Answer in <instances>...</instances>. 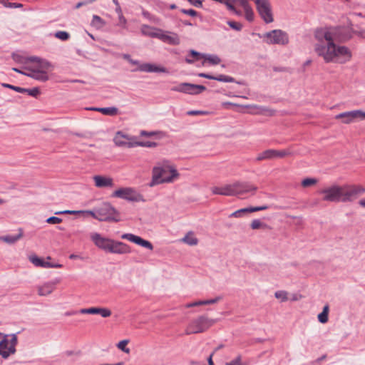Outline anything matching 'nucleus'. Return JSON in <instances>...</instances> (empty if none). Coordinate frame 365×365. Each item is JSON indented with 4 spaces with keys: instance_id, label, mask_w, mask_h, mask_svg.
Wrapping results in <instances>:
<instances>
[{
    "instance_id": "6e6d98bb",
    "label": "nucleus",
    "mask_w": 365,
    "mask_h": 365,
    "mask_svg": "<svg viewBox=\"0 0 365 365\" xmlns=\"http://www.w3.org/2000/svg\"><path fill=\"white\" fill-rule=\"evenodd\" d=\"M221 299H222V297L219 296V297H215L214 299H212L202 300L203 301V305L215 304V303H217L218 302H220Z\"/></svg>"
},
{
    "instance_id": "58836bf2",
    "label": "nucleus",
    "mask_w": 365,
    "mask_h": 365,
    "mask_svg": "<svg viewBox=\"0 0 365 365\" xmlns=\"http://www.w3.org/2000/svg\"><path fill=\"white\" fill-rule=\"evenodd\" d=\"M250 227L252 230H264L267 229L268 226L259 220H254L252 221Z\"/></svg>"
},
{
    "instance_id": "393cba45",
    "label": "nucleus",
    "mask_w": 365,
    "mask_h": 365,
    "mask_svg": "<svg viewBox=\"0 0 365 365\" xmlns=\"http://www.w3.org/2000/svg\"><path fill=\"white\" fill-rule=\"evenodd\" d=\"M23 237V230L22 229H19V233L16 235H4L0 236V240L9 244L14 245Z\"/></svg>"
},
{
    "instance_id": "473e14b6",
    "label": "nucleus",
    "mask_w": 365,
    "mask_h": 365,
    "mask_svg": "<svg viewBox=\"0 0 365 365\" xmlns=\"http://www.w3.org/2000/svg\"><path fill=\"white\" fill-rule=\"evenodd\" d=\"M227 8L237 16H242V11L240 9H236L235 0H224L222 3Z\"/></svg>"
},
{
    "instance_id": "13d9d810",
    "label": "nucleus",
    "mask_w": 365,
    "mask_h": 365,
    "mask_svg": "<svg viewBox=\"0 0 365 365\" xmlns=\"http://www.w3.org/2000/svg\"><path fill=\"white\" fill-rule=\"evenodd\" d=\"M83 214L89 215L92 216L93 218L98 220V207L96 208L94 210H84Z\"/></svg>"
},
{
    "instance_id": "c03bdc74",
    "label": "nucleus",
    "mask_w": 365,
    "mask_h": 365,
    "mask_svg": "<svg viewBox=\"0 0 365 365\" xmlns=\"http://www.w3.org/2000/svg\"><path fill=\"white\" fill-rule=\"evenodd\" d=\"M137 146L147 147V148H155L157 146V143L155 142H151V141H138L137 140L136 147Z\"/></svg>"
},
{
    "instance_id": "680f3d73",
    "label": "nucleus",
    "mask_w": 365,
    "mask_h": 365,
    "mask_svg": "<svg viewBox=\"0 0 365 365\" xmlns=\"http://www.w3.org/2000/svg\"><path fill=\"white\" fill-rule=\"evenodd\" d=\"M187 1L195 7H201L202 6V0H187Z\"/></svg>"
},
{
    "instance_id": "20e7f679",
    "label": "nucleus",
    "mask_w": 365,
    "mask_h": 365,
    "mask_svg": "<svg viewBox=\"0 0 365 365\" xmlns=\"http://www.w3.org/2000/svg\"><path fill=\"white\" fill-rule=\"evenodd\" d=\"M91 239L97 247L105 252L118 255L130 252L129 246L125 243L104 237L98 233H92Z\"/></svg>"
},
{
    "instance_id": "c85d7f7f",
    "label": "nucleus",
    "mask_w": 365,
    "mask_h": 365,
    "mask_svg": "<svg viewBox=\"0 0 365 365\" xmlns=\"http://www.w3.org/2000/svg\"><path fill=\"white\" fill-rule=\"evenodd\" d=\"M276 150L268 149L259 153L256 158L257 161L276 158Z\"/></svg>"
},
{
    "instance_id": "864d4df0",
    "label": "nucleus",
    "mask_w": 365,
    "mask_h": 365,
    "mask_svg": "<svg viewBox=\"0 0 365 365\" xmlns=\"http://www.w3.org/2000/svg\"><path fill=\"white\" fill-rule=\"evenodd\" d=\"M276 158H284L285 156L289 155L291 153L289 151L283 150H276Z\"/></svg>"
},
{
    "instance_id": "f257e3e1",
    "label": "nucleus",
    "mask_w": 365,
    "mask_h": 365,
    "mask_svg": "<svg viewBox=\"0 0 365 365\" xmlns=\"http://www.w3.org/2000/svg\"><path fill=\"white\" fill-rule=\"evenodd\" d=\"M315 37L317 42L314 45V51L325 63L345 64L351 60V49L338 43L342 40L336 29L317 32Z\"/></svg>"
},
{
    "instance_id": "72a5a7b5",
    "label": "nucleus",
    "mask_w": 365,
    "mask_h": 365,
    "mask_svg": "<svg viewBox=\"0 0 365 365\" xmlns=\"http://www.w3.org/2000/svg\"><path fill=\"white\" fill-rule=\"evenodd\" d=\"M227 8L237 16H242V11L240 9H236L235 0H224L222 3Z\"/></svg>"
},
{
    "instance_id": "ea45409f",
    "label": "nucleus",
    "mask_w": 365,
    "mask_h": 365,
    "mask_svg": "<svg viewBox=\"0 0 365 365\" xmlns=\"http://www.w3.org/2000/svg\"><path fill=\"white\" fill-rule=\"evenodd\" d=\"M351 113L353 121L356 120H364L365 119V111L361 110H354L350 111Z\"/></svg>"
},
{
    "instance_id": "052dcab7",
    "label": "nucleus",
    "mask_w": 365,
    "mask_h": 365,
    "mask_svg": "<svg viewBox=\"0 0 365 365\" xmlns=\"http://www.w3.org/2000/svg\"><path fill=\"white\" fill-rule=\"evenodd\" d=\"M23 5L21 4L18 3H9L8 1L6 4H5V7L8 8H21Z\"/></svg>"
},
{
    "instance_id": "a878e982",
    "label": "nucleus",
    "mask_w": 365,
    "mask_h": 365,
    "mask_svg": "<svg viewBox=\"0 0 365 365\" xmlns=\"http://www.w3.org/2000/svg\"><path fill=\"white\" fill-rule=\"evenodd\" d=\"M180 242L190 245L195 246L198 244V239L195 236V234L192 231L187 232L185 236L180 240Z\"/></svg>"
},
{
    "instance_id": "5701e85b",
    "label": "nucleus",
    "mask_w": 365,
    "mask_h": 365,
    "mask_svg": "<svg viewBox=\"0 0 365 365\" xmlns=\"http://www.w3.org/2000/svg\"><path fill=\"white\" fill-rule=\"evenodd\" d=\"M211 191L214 195H220L225 196H233L231 184H225L221 186H215L211 187Z\"/></svg>"
},
{
    "instance_id": "423d86ee",
    "label": "nucleus",
    "mask_w": 365,
    "mask_h": 365,
    "mask_svg": "<svg viewBox=\"0 0 365 365\" xmlns=\"http://www.w3.org/2000/svg\"><path fill=\"white\" fill-rule=\"evenodd\" d=\"M215 323V320L206 316H200L192 321L187 326L185 332L187 334L203 332Z\"/></svg>"
},
{
    "instance_id": "0eeeda50",
    "label": "nucleus",
    "mask_w": 365,
    "mask_h": 365,
    "mask_svg": "<svg viewBox=\"0 0 365 365\" xmlns=\"http://www.w3.org/2000/svg\"><path fill=\"white\" fill-rule=\"evenodd\" d=\"M3 339L0 341V356L4 359L9 358L16 353L17 336L15 334L8 335L1 333Z\"/></svg>"
},
{
    "instance_id": "f704fd0d",
    "label": "nucleus",
    "mask_w": 365,
    "mask_h": 365,
    "mask_svg": "<svg viewBox=\"0 0 365 365\" xmlns=\"http://www.w3.org/2000/svg\"><path fill=\"white\" fill-rule=\"evenodd\" d=\"M91 25L96 29H101L106 25V21L98 15H93Z\"/></svg>"
},
{
    "instance_id": "39448f33",
    "label": "nucleus",
    "mask_w": 365,
    "mask_h": 365,
    "mask_svg": "<svg viewBox=\"0 0 365 365\" xmlns=\"http://www.w3.org/2000/svg\"><path fill=\"white\" fill-rule=\"evenodd\" d=\"M30 60L33 64L26 67L29 72L24 75L43 82L48 81V71L51 68V63L37 57H31Z\"/></svg>"
},
{
    "instance_id": "bb28decb",
    "label": "nucleus",
    "mask_w": 365,
    "mask_h": 365,
    "mask_svg": "<svg viewBox=\"0 0 365 365\" xmlns=\"http://www.w3.org/2000/svg\"><path fill=\"white\" fill-rule=\"evenodd\" d=\"M160 29L152 27L148 25H142L140 28L141 33L152 38H157Z\"/></svg>"
},
{
    "instance_id": "e2e57ef3",
    "label": "nucleus",
    "mask_w": 365,
    "mask_h": 365,
    "mask_svg": "<svg viewBox=\"0 0 365 365\" xmlns=\"http://www.w3.org/2000/svg\"><path fill=\"white\" fill-rule=\"evenodd\" d=\"M302 295L298 294H292L290 297H289V300L291 301H298L302 299Z\"/></svg>"
},
{
    "instance_id": "ddd939ff",
    "label": "nucleus",
    "mask_w": 365,
    "mask_h": 365,
    "mask_svg": "<svg viewBox=\"0 0 365 365\" xmlns=\"http://www.w3.org/2000/svg\"><path fill=\"white\" fill-rule=\"evenodd\" d=\"M204 86L195 85L188 83H182L172 88L174 91L182 92L191 95H196L205 91Z\"/></svg>"
},
{
    "instance_id": "0e129e2a",
    "label": "nucleus",
    "mask_w": 365,
    "mask_h": 365,
    "mask_svg": "<svg viewBox=\"0 0 365 365\" xmlns=\"http://www.w3.org/2000/svg\"><path fill=\"white\" fill-rule=\"evenodd\" d=\"M184 14H186L189 16H195L197 15V11H195V10L193 9H183L182 11Z\"/></svg>"
},
{
    "instance_id": "774afa93",
    "label": "nucleus",
    "mask_w": 365,
    "mask_h": 365,
    "mask_svg": "<svg viewBox=\"0 0 365 365\" xmlns=\"http://www.w3.org/2000/svg\"><path fill=\"white\" fill-rule=\"evenodd\" d=\"M118 19H119L120 24L125 26L126 24V19L124 18L123 15L122 14V15L119 16Z\"/></svg>"
},
{
    "instance_id": "6ab92c4d",
    "label": "nucleus",
    "mask_w": 365,
    "mask_h": 365,
    "mask_svg": "<svg viewBox=\"0 0 365 365\" xmlns=\"http://www.w3.org/2000/svg\"><path fill=\"white\" fill-rule=\"evenodd\" d=\"M59 280L46 282L37 287V292L39 296L45 297L53 293L56 289Z\"/></svg>"
},
{
    "instance_id": "b1692460",
    "label": "nucleus",
    "mask_w": 365,
    "mask_h": 365,
    "mask_svg": "<svg viewBox=\"0 0 365 365\" xmlns=\"http://www.w3.org/2000/svg\"><path fill=\"white\" fill-rule=\"evenodd\" d=\"M267 206H260V207H245L240 210H238L230 215V217H241L242 215L253 212H257L260 210H264L267 209Z\"/></svg>"
},
{
    "instance_id": "09e8293b",
    "label": "nucleus",
    "mask_w": 365,
    "mask_h": 365,
    "mask_svg": "<svg viewBox=\"0 0 365 365\" xmlns=\"http://www.w3.org/2000/svg\"><path fill=\"white\" fill-rule=\"evenodd\" d=\"M225 365H245L242 363V359L240 356H237L235 359L233 360L227 362Z\"/></svg>"
},
{
    "instance_id": "9b49d317",
    "label": "nucleus",
    "mask_w": 365,
    "mask_h": 365,
    "mask_svg": "<svg viewBox=\"0 0 365 365\" xmlns=\"http://www.w3.org/2000/svg\"><path fill=\"white\" fill-rule=\"evenodd\" d=\"M257 11L266 24L274 21L272 4L269 0H255Z\"/></svg>"
},
{
    "instance_id": "4c0bfd02",
    "label": "nucleus",
    "mask_w": 365,
    "mask_h": 365,
    "mask_svg": "<svg viewBox=\"0 0 365 365\" xmlns=\"http://www.w3.org/2000/svg\"><path fill=\"white\" fill-rule=\"evenodd\" d=\"M274 297L281 302H284L289 300V293L284 290H279L274 293Z\"/></svg>"
},
{
    "instance_id": "7ed1b4c3",
    "label": "nucleus",
    "mask_w": 365,
    "mask_h": 365,
    "mask_svg": "<svg viewBox=\"0 0 365 365\" xmlns=\"http://www.w3.org/2000/svg\"><path fill=\"white\" fill-rule=\"evenodd\" d=\"M180 178L176 165L170 160L163 159L158 161L152 168L150 186L160 184L173 183Z\"/></svg>"
},
{
    "instance_id": "dca6fc26",
    "label": "nucleus",
    "mask_w": 365,
    "mask_h": 365,
    "mask_svg": "<svg viewBox=\"0 0 365 365\" xmlns=\"http://www.w3.org/2000/svg\"><path fill=\"white\" fill-rule=\"evenodd\" d=\"M230 184L233 192V196L242 195L250 191H255L257 190V187L245 182L236 181Z\"/></svg>"
},
{
    "instance_id": "f8f14e48",
    "label": "nucleus",
    "mask_w": 365,
    "mask_h": 365,
    "mask_svg": "<svg viewBox=\"0 0 365 365\" xmlns=\"http://www.w3.org/2000/svg\"><path fill=\"white\" fill-rule=\"evenodd\" d=\"M113 142L118 147L128 148L136 147L137 144L135 137L127 135L122 131H118L115 134Z\"/></svg>"
},
{
    "instance_id": "a211bd4d",
    "label": "nucleus",
    "mask_w": 365,
    "mask_h": 365,
    "mask_svg": "<svg viewBox=\"0 0 365 365\" xmlns=\"http://www.w3.org/2000/svg\"><path fill=\"white\" fill-rule=\"evenodd\" d=\"M94 185L98 188H111L114 187V180L111 177L106 175H94Z\"/></svg>"
},
{
    "instance_id": "37998d69",
    "label": "nucleus",
    "mask_w": 365,
    "mask_h": 365,
    "mask_svg": "<svg viewBox=\"0 0 365 365\" xmlns=\"http://www.w3.org/2000/svg\"><path fill=\"white\" fill-rule=\"evenodd\" d=\"M23 93H26L33 97H37L40 94V91L38 88H33L31 89L24 88Z\"/></svg>"
},
{
    "instance_id": "5fc2aeb1",
    "label": "nucleus",
    "mask_w": 365,
    "mask_h": 365,
    "mask_svg": "<svg viewBox=\"0 0 365 365\" xmlns=\"http://www.w3.org/2000/svg\"><path fill=\"white\" fill-rule=\"evenodd\" d=\"M123 57L124 59L127 60L130 64L138 66V68L139 67V62L136 60H133L130 58V56L128 54H123Z\"/></svg>"
},
{
    "instance_id": "2eb2a0df",
    "label": "nucleus",
    "mask_w": 365,
    "mask_h": 365,
    "mask_svg": "<svg viewBox=\"0 0 365 365\" xmlns=\"http://www.w3.org/2000/svg\"><path fill=\"white\" fill-rule=\"evenodd\" d=\"M157 38L172 46H177L180 43V38L177 34L168 31H163L162 29L160 30Z\"/></svg>"
},
{
    "instance_id": "2f4dec72",
    "label": "nucleus",
    "mask_w": 365,
    "mask_h": 365,
    "mask_svg": "<svg viewBox=\"0 0 365 365\" xmlns=\"http://www.w3.org/2000/svg\"><path fill=\"white\" fill-rule=\"evenodd\" d=\"M335 119L341 120L342 123L350 124L353 123L351 113L350 111L341 113L335 116Z\"/></svg>"
},
{
    "instance_id": "e433bc0d",
    "label": "nucleus",
    "mask_w": 365,
    "mask_h": 365,
    "mask_svg": "<svg viewBox=\"0 0 365 365\" xmlns=\"http://www.w3.org/2000/svg\"><path fill=\"white\" fill-rule=\"evenodd\" d=\"M129 342V339L121 340L116 344V347L125 354H130V349L127 346Z\"/></svg>"
},
{
    "instance_id": "412c9836",
    "label": "nucleus",
    "mask_w": 365,
    "mask_h": 365,
    "mask_svg": "<svg viewBox=\"0 0 365 365\" xmlns=\"http://www.w3.org/2000/svg\"><path fill=\"white\" fill-rule=\"evenodd\" d=\"M29 260L36 267H41L43 268H61L62 267V264L58 263H51L47 261L43 260V259L37 257L36 255H33L29 257Z\"/></svg>"
},
{
    "instance_id": "1a4fd4ad",
    "label": "nucleus",
    "mask_w": 365,
    "mask_h": 365,
    "mask_svg": "<svg viewBox=\"0 0 365 365\" xmlns=\"http://www.w3.org/2000/svg\"><path fill=\"white\" fill-rule=\"evenodd\" d=\"M112 197L120 198L130 202L143 200V196L137 190L130 187H122L115 190L111 194Z\"/></svg>"
},
{
    "instance_id": "c756f323",
    "label": "nucleus",
    "mask_w": 365,
    "mask_h": 365,
    "mask_svg": "<svg viewBox=\"0 0 365 365\" xmlns=\"http://www.w3.org/2000/svg\"><path fill=\"white\" fill-rule=\"evenodd\" d=\"M91 110H96L101 113L106 115H116L118 113V110L115 107H108V108H91Z\"/></svg>"
},
{
    "instance_id": "338daca9",
    "label": "nucleus",
    "mask_w": 365,
    "mask_h": 365,
    "mask_svg": "<svg viewBox=\"0 0 365 365\" xmlns=\"http://www.w3.org/2000/svg\"><path fill=\"white\" fill-rule=\"evenodd\" d=\"M94 0H90V1H82V2H79L76 5V9H79L81 6H83V5H86L87 4H89V3H92Z\"/></svg>"
},
{
    "instance_id": "4d7b16f0",
    "label": "nucleus",
    "mask_w": 365,
    "mask_h": 365,
    "mask_svg": "<svg viewBox=\"0 0 365 365\" xmlns=\"http://www.w3.org/2000/svg\"><path fill=\"white\" fill-rule=\"evenodd\" d=\"M2 86L4 87L11 88L16 92H19V93H23V91H24V88L12 86V85L7 84V83H3Z\"/></svg>"
},
{
    "instance_id": "9d476101",
    "label": "nucleus",
    "mask_w": 365,
    "mask_h": 365,
    "mask_svg": "<svg viewBox=\"0 0 365 365\" xmlns=\"http://www.w3.org/2000/svg\"><path fill=\"white\" fill-rule=\"evenodd\" d=\"M263 41L268 44L286 45L289 43L287 34L280 29H275L267 32L261 36Z\"/></svg>"
},
{
    "instance_id": "79ce46f5",
    "label": "nucleus",
    "mask_w": 365,
    "mask_h": 365,
    "mask_svg": "<svg viewBox=\"0 0 365 365\" xmlns=\"http://www.w3.org/2000/svg\"><path fill=\"white\" fill-rule=\"evenodd\" d=\"M100 307H90L81 309L79 312L81 314H99Z\"/></svg>"
},
{
    "instance_id": "c9c22d12",
    "label": "nucleus",
    "mask_w": 365,
    "mask_h": 365,
    "mask_svg": "<svg viewBox=\"0 0 365 365\" xmlns=\"http://www.w3.org/2000/svg\"><path fill=\"white\" fill-rule=\"evenodd\" d=\"M329 307L328 304H326L323 307L322 312L318 314L317 318L319 322L322 324H325L328 322V315H329Z\"/></svg>"
},
{
    "instance_id": "3c124183",
    "label": "nucleus",
    "mask_w": 365,
    "mask_h": 365,
    "mask_svg": "<svg viewBox=\"0 0 365 365\" xmlns=\"http://www.w3.org/2000/svg\"><path fill=\"white\" fill-rule=\"evenodd\" d=\"M84 210H63V211H59L56 212V214H70V215H76V214H83Z\"/></svg>"
},
{
    "instance_id": "7c9ffc66",
    "label": "nucleus",
    "mask_w": 365,
    "mask_h": 365,
    "mask_svg": "<svg viewBox=\"0 0 365 365\" xmlns=\"http://www.w3.org/2000/svg\"><path fill=\"white\" fill-rule=\"evenodd\" d=\"M202 58H203L202 66H205L207 63L211 65H217L221 61L220 58L216 55L203 54L202 55Z\"/></svg>"
},
{
    "instance_id": "a19ab883",
    "label": "nucleus",
    "mask_w": 365,
    "mask_h": 365,
    "mask_svg": "<svg viewBox=\"0 0 365 365\" xmlns=\"http://www.w3.org/2000/svg\"><path fill=\"white\" fill-rule=\"evenodd\" d=\"M318 182L317 179L316 178H305L304 179L301 184L303 187H308L311 186L315 185Z\"/></svg>"
},
{
    "instance_id": "f3484780",
    "label": "nucleus",
    "mask_w": 365,
    "mask_h": 365,
    "mask_svg": "<svg viewBox=\"0 0 365 365\" xmlns=\"http://www.w3.org/2000/svg\"><path fill=\"white\" fill-rule=\"evenodd\" d=\"M236 9H240L248 21H253L255 13L247 0H235Z\"/></svg>"
},
{
    "instance_id": "6e6552de",
    "label": "nucleus",
    "mask_w": 365,
    "mask_h": 365,
    "mask_svg": "<svg viewBox=\"0 0 365 365\" xmlns=\"http://www.w3.org/2000/svg\"><path fill=\"white\" fill-rule=\"evenodd\" d=\"M98 220L106 222H119L120 215L119 212L109 202H103L98 207Z\"/></svg>"
},
{
    "instance_id": "603ef678",
    "label": "nucleus",
    "mask_w": 365,
    "mask_h": 365,
    "mask_svg": "<svg viewBox=\"0 0 365 365\" xmlns=\"http://www.w3.org/2000/svg\"><path fill=\"white\" fill-rule=\"evenodd\" d=\"M62 222V219L58 217H50L46 220V222L48 224H59Z\"/></svg>"
},
{
    "instance_id": "cd10ccee",
    "label": "nucleus",
    "mask_w": 365,
    "mask_h": 365,
    "mask_svg": "<svg viewBox=\"0 0 365 365\" xmlns=\"http://www.w3.org/2000/svg\"><path fill=\"white\" fill-rule=\"evenodd\" d=\"M198 76L200 77L205 78L207 79H213V80H216V81H222V82H234V81H235V79L232 77H230L228 76H225V75H220V76L215 77V76H211L210 74L200 73L198 74Z\"/></svg>"
},
{
    "instance_id": "de8ad7c7",
    "label": "nucleus",
    "mask_w": 365,
    "mask_h": 365,
    "mask_svg": "<svg viewBox=\"0 0 365 365\" xmlns=\"http://www.w3.org/2000/svg\"><path fill=\"white\" fill-rule=\"evenodd\" d=\"M161 134H162V133L160 132V131L148 132V131H145V130H142L140 132V135L141 136H146V137H153V136L160 135Z\"/></svg>"
},
{
    "instance_id": "4be33fe9",
    "label": "nucleus",
    "mask_w": 365,
    "mask_h": 365,
    "mask_svg": "<svg viewBox=\"0 0 365 365\" xmlns=\"http://www.w3.org/2000/svg\"><path fill=\"white\" fill-rule=\"evenodd\" d=\"M245 107L248 108V113L252 115H273L274 113L273 110L257 105H247Z\"/></svg>"
},
{
    "instance_id": "aec40b11",
    "label": "nucleus",
    "mask_w": 365,
    "mask_h": 365,
    "mask_svg": "<svg viewBox=\"0 0 365 365\" xmlns=\"http://www.w3.org/2000/svg\"><path fill=\"white\" fill-rule=\"evenodd\" d=\"M136 70L148 73H168V69L164 66L148 63L139 65Z\"/></svg>"
},
{
    "instance_id": "8fccbe9b",
    "label": "nucleus",
    "mask_w": 365,
    "mask_h": 365,
    "mask_svg": "<svg viewBox=\"0 0 365 365\" xmlns=\"http://www.w3.org/2000/svg\"><path fill=\"white\" fill-rule=\"evenodd\" d=\"M227 24L232 29L236 31H240L242 28V24L239 22L228 21Z\"/></svg>"
},
{
    "instance_id": "49530a36",
    "label": "nucleus",
    "mask_w": 365,
    "mask_h": 365,
    "mask_svg": "<svg viewBox=\"0 0 365 365\" xmlns=\"http://www.w3.org/2000/svg\"><path fill=\"white\" fill-rule=\"evenodd\" d=\"M111 314H112V312L109 309L104 308V307H100L98 314H100L102 317H103V318L109 317H110Z\"/></svg>"
},
{
    "instance_id": "4468645a",
    "label": "nucleus",
    "mask_w": 365,
    "mask_h": 365,
    "mask_svg": "<svg viewBox=\"0 0 365 365\" xmlns=\"http://www.w3.org/2000/svg\"><path fill=\"white\" fill-rule=\"evenodd\" d=\"M121 238L123 240H126L130 242L139 245L150 251H153L154 249L153 244L150 241L143 239L140 236L135 235L132 233H125L121 235Z\"/></svg>"
},
{
    "instance_id": "69168bd1",
    "label": "nucleus",
    "mask_w": 365,
    "mask_h": 365,
    "mask_svg": "<svg viewBox=\"0 0 365 365\" xmlns=\"http://www.w3.org/2000/svg\"><path fill=\"white\" fill-rule=\"evenodd\" d=\"M190 54L192 56H195L197 58H202V55H203L202 53H200L194 50H191L190 51Z\"/></svg>"
},
{
    "instance_id": "a18cd8bd",
    "label": "nucleus",
    "mask_w": 365,
    "mask_h": 365,
    "mask_svg": "<svg viewBox=\"0 0 365 365\" xmlns=\"http://www.w3.org/2000/svg\"><path fill=\"white\" fill-rule=\"evenodd\" d=\"M54 36L56 38H57L60 40H62V41H66L70 37V35L68 32L63 31H57Z\"/></svg>"
},
{
    "instance_id": "bf43d9fd",
    "label": "nucleus",
    "mask_w": 365,
    "mask_h": 365,
    "mask_svg": "<svg viewBox=\"0 0 365 365\" xmlns=\"http://www.w3.org/2000/svg\"><path fill=\"white\" fill-rule=\"evenodd\" d=\"M201 305H203L202 300H199V301H196L195 302L188 303V304H185V307L186 308H190V307H196V306H201Z\"/></svg>"
},
{
    "instance_id": "f03ea898",
    "label": "nucleus",
    "mask_w": 365,
    "mask_h": 365,
    "mask_svg": "<svg viewBox=\"0 0 365 365\" xmlns=\"http://www.w3.org/2000/svg\"><path fill=\"white\" fill-rule=\"evenodd\" d=\"M365 192V188L355 185H339L336 184L323 188L319 191L322 200L330 202H352L359 195Z\"/></svg>"
}]
</instances>
